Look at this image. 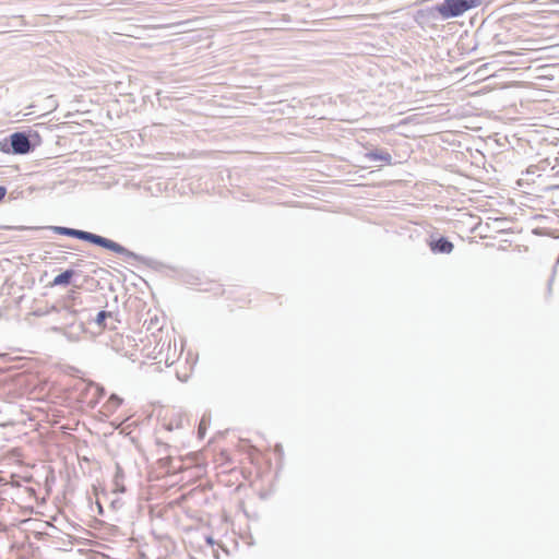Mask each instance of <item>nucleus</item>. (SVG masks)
I'll return each instance as SVG.
<instances>
[{"instance_id":"obj_1","label":"nucleus","mask_w":559,"mask_h":559,"mask_svg":"<svg viewBox=\"0 0 559 559\" xmlns=\"http://www.w3.org/2000/svg\"><path fill=\"white\" fill-rule=\"evenodd\" d=\"M56 234L73 237L80 240H84L87 242H91L93 245L99 246L102 248H105L107 250H110L115 253L124 255L129 259H133L136 261H140L142 258L136 254L135 252L130 251L129 249L124 248L120 243L110 240L108 238H105L103 236L81 230V229H74L70 227H62V226H52L50 227Z\"/></svg>"},{"instance_id":"obj_2","label":"nucleus","mask_w":559,"mask_h":559,"mask_svg":"<svg viewBox=\"0 0 559 559\" xmlns=\"http://www.w3.org/2000/svg\"><path fill=\"white\" fill-rule=\"evenodd\" d=\"M484 0H443L437 3L432 11L437 12L443 20L459 17L466 11L481 5Z\"/></svg>"},{"instance_id":"obj_3","label":"nucleus","mask_w":559,"mask_h":559,"mask_svg":"<svg viewBox=\"0 0 559 559\" xmlns=\"http://www.w3.org/2000/svg\"><path fill=\"white\" fill-rule=\"evenodd\" d=\"M35 144L31 141V134L14 132L0 141V151L5 154L25 155L33 152Z\"/></svg>"},{"instance_id":"obj_4","label":"nucleus","mask_w":559,"mask_h":559,"mask_svg":"<svg viewBox=\"0 0 559 559\" xmlns=\"http://www.w3.org/2000/svg\"><path fill=\"white\" fill-rule=\"evenodd\" d=\"M365 157L368 160H373V162L380 160V162H383L386 165H391L392 164V156H391V154L388 151H384V150L369 151V152H367L365 154Z\"/></svg>"},{"instance_id":"obj_5","label":"nucleus","mask_w":559,"mask_h":559,"mask_svg":"<svg viewBox=\"0 0 559 559\" xmlns=\"http://www.w3.org/2000/svg\"><path fill=\"white\" fill-rule=\"evenodd\" d=\"M430 249L438 253H450L453 250V243L444 237H441L430 243Z\"/></svg>"},{"instance_id":"obj_6","label":"nucleus","mask_w":559,"mask_h":559,"mask_svg":"<svg viewBox=\"0 0 559 559\" xmlns=\"http://www.w3.org/2000/svg\"><path fill=\"white\" fill-rule=\"evenodd\" d=\"M74 275V271L73 270H66L64 272L58 274L53 281H52V285L55 286H66V285H69L72 277Z\"/></svg>"},{"instance_id":"obj_7","label":"nucleus","mask_w":559,"mask_h":559,"mask_svg":"<svg viewBox=\"0 0 559 559\" xmlns=\"http://www.w3.org/2000/svg\"><path fill=\"white\" fill-rule=\"evenodd\" d=\"M121 403H122V400L120 397H118L117 395L112 394L109 397V400L107 401L105 408L108 412H115L120 406Z\"/></svg>"},{"instance_id":"obj_8","label":"nucleus","mask_w":559,"mask_h":559,"mask_svg":"<svg viewBox=\"0 0 559 559\" xmlns=\"http://www.w3.org/2000/svg\"><path fill=\"white\" fill-rule=\"evenodd\" d=\"M111 317V312L109 311H105V310H102L97 313L96 318H95V323L100 326V328H105L106 324H105V320L107 318Z\"/></svg>"},{"instance_id":"obj_9","label":"nucleus","mask_w":559,"mask_h":559,"mask_svg":"<svg viewBox=\"0 0 559 559\" xmlns=\"http://www.w3.org/2000/svg\"><path fill=\"white\" fill-rule=\"evenodd\" d=\"M122 476H123L122 468L119 465H117V471H116V475H115V479H116L117 484H118V479L122 478Z\"/></svg>"},{"instance_id":"obj_10","label":"nucleus","mask_w":559,"mask_h":559,"mask_svg":"<svg viewBox=\"0 0 559 559\" xmlns=\"http://www.w3.org/2000/svg\"><path fill=\"white\" fill-rule=\"evenodd\" d=\"M7 194V188L3 186H0V201L5 197Z\"/></svg>"},{"instance_id":"obj_11","label":"nucleus","mask_w":559,"mask_h":559,"mask_svg":"<svg viewBox=\"0 0 559 559\" xmlns=\"http://www.w3.org/2000/svg\"><path fill=\"white\" fill-rule=\"evenodd\" d=\"M96 390L99 392V395H104V393H105L104 388L96 385Z\"/></svg>"},{"instance_id":"obj_12","label":"nucleus","mask_w":559,"mask_h":559,"mask_svg":"<svg viewBox=\"0 0 559 559\" xmlns=\"http://www.w3.org/2000/svg\"><path fill=\"white\" fill-rule=\"evenodd\" d=\"M206 543H207L209 545H213V544H214V539H213L211 536H207V537H206Z\"/></svg>"},{"instance_id":"obj_13","label":"nucleus","mask_w":559,"mask_h":559,"mask_svg":"<svg viewBox=\"0 0 559 559\" xmlns=\"http://www.w3.org/2000/svg\"><path fill=\"white\" fill-rule=\"evenodd\" d=\"M203 431H204V428L202 427V423H201L200 426H199V433L202 435Z\"/></svg>"}]
</instances>
